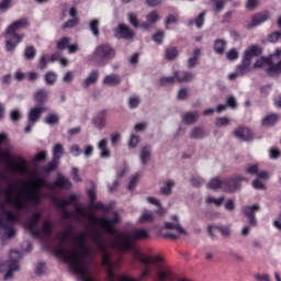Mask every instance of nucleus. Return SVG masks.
I'll return each instance as SVG.
<instances>
[{"label":"nucleus","mask_w":281,"mask_h":281,"mask_svg":"<svg viewBox=\"0 0 281 281\" xmlns=\"http://www.w3.org/2000/svg\"><path fill=\"white\" fill-rule=\"evenodd\" d=\"M78 201V195L71 194L67 199L53 198V203L61 211L63 218H75L85 225V218L92 225V231L86 229L79 235H74V227L68 226L61 232H57L55 240L58 244L55 248L56 256L63 258L70 265L74 273L79 274L81 281H94L91 278V258H93V247L87 244L93 236L97 227H102V217L95 213H89L80 206H75L74 211L67 210V205H72Z\"/></svg>","instance_id":"1"},{"label":"nucleus","mask_w":281,"mask_h":281,"mask_svg":"<svg viewBox=\"0 0 281 281\" xmlns=\"http://www.w3.org/2000/svg\"><path fill=\"white\" fill-rule=\"evenodd\" d=\"M42 188H47L54 192L56 188L59 190L71 189V181L69 178L58 175L53 183H46L43 178H36L29 183L26 191H15L14 187L9 186L2 192L0 189V231H3L4 238H14L16 236V228L14 225L21 223V214L27 212L31 205H38L45 198V193L41 191Z\"/></svg>","instance_id":"2"},{"label":"nucleus","mask_w":281,"mask_h":281,"mask_svg":"<svg viewBox=\"0 0 281 281\" xmlns=\"http://www.w3.org/2000/svg\"><path fill=\"white\" fill-rule=\"evenodd\" d=\"M133 258L143 265L142 278H146L150 273V265L157 267L158 280L166 281L170 278V267L166 265V260L161 256L144 257L139 250H133Z\"/></svg>","instance_id":"3"},{"label":"nucleus","mask_w":281,"mask_h":281,"mask_svg":"<svg viewBox=\"0 0 281 281\" xmlns=\"http://www.w3.org/2000/svg\"><path fill=\"white\" fill-rule=\"evenodd\" d=\"M41 218H43V214L41 212L34 213L24 224V227H26L31 236L34 238H45V236L48 238V236H52V232H54V224L49 221H45L42 224V227L36 229Z\"/></svg>","instance_id":"4"},{"label":"nucleus","mask_w":281,"mask_h":281,"mask_svg":"<svg viewBox=\"0 0 281 281\" xmlns=\"http://www.w3.org/2000/svg\"><path fill=\"white\" fill-rule=\"evenodd\" d=\"M1 159H3L4 166H7L9 172L22 175L23 177L30 172V165L22 156H15L14 161L12 162V154H10L9 150L3 151L0 149V164Z\"/></svg>","instance_id":"5"},{"label":"nucleus","mask_w":281,"mask_h":281,"mask_svg":"<svg viewBox=\"0 0 281 281\" xmlns=\"http://www.w3.org/2000/svg\"><path fill=\"white\" fill-rule=\"evenodd\" d=\"M173 222H167L161 228V234L164 238H170V240H177L179 236H188V231L181 226V223H179V216L173 215L172 217Z\"/></svg>","instance_id":"6"},{"label":"nucleus","mask_w":281,"mask_h":281,"mask_svg":"<svg viewBox=\"0 0 281 281\" xmlns=\"http://www.w3.org/2000/svg\"><path fill=\"white\" fill-rule=\"evenodd\" d=\"M115 58V48L111 44H101L95 47L90 60L102 65L104 60H112Z\"/></svg>","instance_id":"7"},{"label":"nucleus","mask_w":281,"mask_h":281,"mask_svg":"<svg viewBox=\"0 0 281 281\" xmlns=\"http://www.w3.org/2000/svg\"><path fill=\"white\" fill-rule=\"evenodd\" d=\"M256 56H260V47L251 46L250 48L245 50L244 59L241 64L236 68L239 76H245V74H249V67H251V58H256Z\"/></svg>","instance_id":"8"},{"label":"nucleus","mask_w":281,"mask_h":281,"mask_svg":"<svg viewBox=\"0 0 281 281\" xmlns=\"http://www.w3.org/2000/svg\"><path fill=\"white\" fill-rule=\"evenodd\" d=\"M23 256L19 250H11L9 254V260L7 261L8 271L4 274V280H10L14 277V273L21 269L19 262H21Z\"/></svg>","instance_id":"9"},{"label":"nucleus","mask_w":281,"mask_h":281,"mask_svg":"<svg viewBox=\"0 0 281 281\" xmlns=\"http://www.w3.org/2000/svg\"><path fill=\"white\" fill-rule=\"evenodd\" d=\"M243 181H249L247 178L243 176H233L231 178H226L223 180L222 190L223 192H227L228 194H232L240 188V182Z\"/></svg>","instance_id":"10"},{"label":"nucleus","mask_w":281,"mask_h":281,"mask_svg":"<svg viewBox=\"0 0 281 281\" xmlns=\"http://www.w3.org/2000/svg\"><path fill=\"white\" fill-rule=\"evenodd\" d=\"M281 48H277L276 52L269 57L268 74H281Z\"/></svg>","instance_id":"11"},{"label":"nucleus","mask_w":281,"mask_h":281,"mask_svg":"<svg viewBox=\"0 0 281 281\" xmlns=\"http://www.w3.org/2000/svg\"><path fill=\"white\" fill-rule=\"evenodd\" d=\"M4 36H7L5 41V50L14 52L16 45L23 41V35L16 34V32L8 33V30L4 32Z\"/></svg>","instance_id":"12"},{"label":"nucleus","mask_w":281,"mask_h":281,"mask_svg":"<svg viewBox=\"0 0 281 281\" xmlns=\"http://www.w3.org/2000/svg\"><path fill=\"white\" fill-rule=\"evenodd\" d=\"M241 212L247 216L251 227L258 225V220H256V212H260V206L258 204L244 206Z\"/></svg>","instance_id":"13"},{"label":"nucleus","mask_w":281,"mask_h":281,"mask_svg":"<svg viewBox=\"0 0 281 281\" xmlns=\"http://www.w3.org/2000/svg\"><path fill=\"white\" fill-rule=\"evenodd\" d=\"M114 35L116 38H124L125 41H130L135 36V32L128 27L126 24H119L117 27L114 29Z\"/></svg>","instance_id":"14"},{"label":"nucleus","mask_w":281,"mask_h":281,"mask_svg":"<svg viewBox=\"0 0 281 281\" xmlns=\"http://www.w3.org/2000/svg\"><path fill=\"white\" fill-rule=\"evenodd\" d=\"M269 21V12L256 13L251 16V22L247 24V30H254V27H258V25H262Z\"/></svg>","instance_id":"15"},{"label":"nucleus","mask_w":281,"mask_h":281,"mask_svg":"<svg viewBox=\"0 0 281 281\" xmlns=\"http://www.w3.org/2000/svg\"><path fill=\"white\" fill-rule=\"evenodd\" d=\"M47 111V108L45 106H34L31 108L30 111L27 112V122L29 124H36L38 120H41V116L43 113Z\"/></svg>","instance_id":"16"},{"label":"nucleus","mask_w":281,"mask_h":281,"mask_svg":"<svg viewBox=\"0 0 281 281\" xmlns=\"http://www.w3.org/2000/svg\"><path fill=\"white\" fill-rule=\"evenodd\" d=\"M214 229H216L223 238L232 237V226L229 225L207 226V232L212 238H214Z\"/></svg>","instance_id":"17"},{"label":"nucleus","mask_w":281,"mask_h":281,"mask_svg":"<svg viewBox=\"0 0 281 281\" xmlns=\"http://www.w3.org/2000/svg\"><path fill=\"white\" fill-rule=\"evenodd\" d=\"M233 134L237 139H240L241 142H249L254 138V133L248 127H238L234 130Z\"/></svg>","instance_id":"18"},{"label":"nucleus","mask_w":281,"mask_h":281,"mask_svg":"<svg viewBox=\"0 0 281 281\" xmlns=\"http://www.w3.org/2000/svg\"><path fill=\"white\" fill-rule=\"evenodd\" d=\"M102 85L104 87H120L122 85V77L117 74H110L103 77Z\"/></svg>","instance_id":"19"},{"label":"nucleus","mask_w":281,"mask_h":281,"mask_svg":"<svg viewBox=\"0 0 281 281\" xmlns=\"http://www.w3.org/2000/svg\"><path fill=\"white\" fill-rule=\"evenodd\" d=\"M27 25H30V21L27 20V18H22L20 20H16L7 27V34L19 32V30H25Z\"/></svg>","instance_id":"20"},{"label":"nucleus","mask_w":281,"mask_h":281,"mask_svg":"<svg viewBox=\"0 0 281 281\" xmlns=\"http://www.w3.org/2000/svg\"><path fill=\"white\" fill-rule=\"evenodd\" d=\"M151 157H153V146L150 145L143 146L139 153V161L142 166H148Z\"/></svg>","instance_id":"21"},{"label":"nucleus","mask_w":281,"mask_h":281,"mask_svg":"<svg viewBox=\"0 0 281 281\" xmlns=\"http://www.w3.org/2000/svg\"><path fill=\"white\" fill-rule=\"evenodd\" d=\"M173 74L176 76V82H192L196 78L194 74L184 70H176Z\"/></svg>","instance_id":"22"},{"label":"nucleus","mask_w":281,"mask_h":281,"mask_svg":"<svg viewBox=\"0 0 281 281\" xmlns=\"http://www.w3.org/2000/svg\"><path fill=\"white\" fill-rule=\"evenodd\" d=\"M155 221H157V211L153 212L145 210L138 217V223L140 225H146V223H155Z\"/></svg>","instance_id":"23"},{"label":"nucleus","mask_w":281,"mask_h":281,"mask_svg":"<svg viewBox=\"0 0 281 281\" xmlns=\"http://www.w3.org/2000/svg\"><path fill=\"white\" fill-rule=\"evenodd\" d=\"M92 124L94 128H98V131H102L106 126V112L101 111L99 112L93 119Z\"/></svg>","instance_id":"24"},{"label":"nucleus","mask_w":281,"mask_h":281,"mask_svg":"<svg viewBox=\"0 0 281 281\" xmlns=\"http://www.w3.org/2000/svg\"><path fill=\"white\" fill-rule=\"evenodd\" d=\"M109 140H106V138L101 139L98 143V148L100 150V157L102 159H109V157H111V150H109Z\"/></svg>","instance_id":"25"},{"label":"nucleus","mask_w":281,"mask_h":281,"mask_svg":"<svg viewBox=\"0 0 281 281\" xmlns=\"http://www.w3.org/2000/svg\"><path fill=\"white\" fill-rule=\"evenodd\" d=\"M205 136H206L205 127L203 126H194L189 133L190 139H195V140L204 139Z\"/></svg>","instance_id":"26"},{"label":"nucleus","mask_w":281,"mask_h":281,"mask_svg":"<svg viewBox=\"0 0 281 281\" xmlns=\"http://www.w3.org/2000/svg\"><path fill=\"white\" fill-rule=\"evenodd\" d=\"M49 97V91L45 89H38L34 93V102L37 104H45L47 102V98Z\"/></svg>","instance_id":"27"},{"label":"nucleus","mask_w":281,"mask_h":281,"mask_svg":"<svg viewBox=\"0 0 281 281\" xmlns=\"http://www.w3.org/2000/svg\"><path fill=\"white\" fill-rule=\"evenodd\" d=\"M172 188H175V181L165 180L162 182V187L159 190V194L162 196H170V194H172Z\"/></svg>","instance_id":"28"},{"label":"nucleus","mask_w":281,"mask_h":281,"mask_svg":"<svg viewBox=\"0 0 281 281\" xmlns=\"http://www.w3.org/2000/svg\"><path fill=\"white\" fill-rule=\"evenodd\" d=\"M98 78H100V71L92 70L85 79L83 87L89 89L91 85H95V82H98Z\"/></svg>","instance_id":"29"},{"label":"nucleus","mask_w":281,"mask_h":281,"mask_svg":"<svg viewBox=\"0 0 281 281\" xmlns=\"http://www.w3.org/2000/svg\"><path fill=\"white\" fill-rule=\"evenodd\" d=\"M156 21H159V14H157V12H150L147 14V22L143 23L140 27H143V30H150L151 25H155Z\"/></svg>","instance_id":"30"},{"label":"nucleus","mask_w":281,"mask_h":281,"mask_svg":"<svg viewBox=\"0 0 281 281\" xmlns=\"http://www.w3.org/2000/svg\"><path fill=\"white\" fill-rule=\"evenodd\" d=\"M199 121V112H188L184 115H182V122H184L188 125L196 124Z\"/></svg>","instance_id":"31"},{"label":"nucleus","mask_w":281,"mask_h":281,"mask_svg":"<svg viewBox=\"0 0 281 281\" xmlns=\"http://www.w3.org/2000/svg\"><path fill=\"white\" fill-rule=\"evenodd\" d=\"M146 201L147 203H150L151 205H156V207H158V210L156 211V214L158 216H164V214H166L164 206H161V202H159L157 198L148 196Z\"/></svg>","instance_id":"32"},{"label":"nucleus","mask_w":281,"mask_h":281,"mask_svg":"<svg viewBox=\"0 0 281 281\" xmlns=\"http://www.w3.org/2000/svg\"><path fill=\"white\" fill-rule=\"evenodd\" d=\"M225 47H227V42L225 40H216L213 45L215 54H225Z\"/></svg>","instance_id":"33"},{"label":"nucleus","mask_w":281,"mask_h":281,"mask_svg":"<svg viewBox=\"0 0 281 281\" xmlns=\"http://www.w3.org/2000/svg\"><path fill=\"white\" fill-rule=\"evenodd\" d=\"M63 155H65V148L63 147V144L58 143L53 147V159L60 161Z\"/></svg>","instance_id":"34"},{"label":"nucleus","mask_w":281,"mask_h":281,"mask_svg":"<svg viewBox=\"0 0 281 281\" xmlns=\"http://www.w3.org/2000/svg\"><path fill=\"white\" fill-rule=\"evenodd\" d=\"M223 201H225V196L214 198L212 195H207L205 199L206 205H215L216 207H221L223 205Z\"/></svg>","instance_id":"35"},{"label":"nucleus","mask_w":281,"mask_h":281,"mask_svg":"<svg viewBox=\"0 0 281 281\" xmlns=\"http://www.w3.org/2000/svg\"><path fill=\"white\" fill-rule=\"evenodd\" d=\"M280 120V116L278 114H269L262 120L263 126H273Z\"/></svg>","instance_id":"36"},{"label":"nucleus","mask_w":281,"mask_h":281,"mask_svg":"<svg viewBox=\"0 0 281 281\" xmlns=\"http://www.w3.org/2000/svg\"><path fill=\"white\" fill-rule=\"evenodd\" d=\"M56 80H58V75L54 71H48L44 76V81L50 87L56 85Z\"/></svg>","instance_id":"37"},{"label":"nucleus","mask_w":281,"mask_h":281,"mask_svg":"<svg viewBox=\"0 0 281 281\" xmlns=\"http://www.w3.org/2000/svg\"><path fill=\"white\" fill-rule=\"evenodd\" d=\"M89 30L92 32L93 36H100V20H91L89 22Z\"/></svg>","instance_id":"38"},{"label":"nucleus","mask_w":281,"mask_h":281,"mask_svg":"<svg viewBox=\"0 0 281 281\" xmlns=\"http://www.w3.org/2000/svg\"><path fill=\"white\" fill-rule=\"evenodd\" d=\"M179 57V50L175 47H169L165 50V58L167 60H176Z\"/></svg>","instance_id":"39"},{"label":"nucleus","mask_w":281,"mask_h":281,"mask_svg":"<svg viewBox=\"0 0 281 281\" xmlns=\"http://www.w3.org/2000/svg\"><path fill=\"white\" fill-rule=\"evenodd\" d=\"M60 122V116L57 113H50L45 117V124L48 126H54V124H58Z\"/></svg>","instance_id":"40"},{"label":"nucleus","mask_w":281,"mask_h":281,"mask_svg":"<svg viewBox=\"0 0 281 281\" xmlns=\"http://www.w3.org/2000/svg\"><path fill=\"white\" fill-rule=\"evenodd\" d=\"M139 179H142V172L135 173L127 184V190H135L137 188V184L139 183Z\"/></svg>","instance_id":"41"},{"label":"nucleus","mask_w":281,"mask_h":281,"mask_svg":"<svg viewBox=\"0 0 281 281\" xmlns=\"http://www.w3.org/2000/svg\"><path fill=\"white\" fill-rule=\"evenodd\" d=\"M35 57H36V48H34V46H27L24 49L25 60H34Z\"/></svg>","instance_id":"42"},{"label":"nucleus","mask_w":281,"mask_h":281,"mask_svg":"<svg viewBox=\"0 0 281 281\" xmlns=\"http://www.w3.org/2000/svg\"><path fill=\"white\" fill-rule=\"evenodd\" d=\"M142 104V98L134 95L131 97L127 101L128 109H137Z\"/></svg>","instance_id":"43"},{"label":"nucleus","mask_w":281,"mask_h":281,"mask_svg":"<svg viewBox=\"0 0 281 281\" xmlns=\"http://www.w3.org/2000/svg\"><path fill=\"white\" fill-rule=\"evenodd\" d=\"M229 124H232V120H229L227 116H220L215 120V126L218 128L223 126H229Z\"/></svg>","instance_id":"44"},{"label":"nucleus","mask_w":281,"mask_h":281,"mask_svg":"<svg viewBox=\"0 0 281 281\" xmlns=\"http://www.w3.org/2000/svg\"><path fill=\"white\" fill-rule=\"evenodd\" d=\"M207 186L211 188V190H218V188L223 190V180L213 178L210 180Z\"/></svg>","instance_id":"45"},{"label":"nucleus","mask_w":281,"mask_h":281,"mask_svg":"<svg viewBox=\"0 0 281 281\" xmlns=\"http://www.w3.org/2000/svg\"><path fill=\"white\" fill-rule=\"evenodd\" d=\"M139 136H137L136 134H131L127 140L128 148H137V146L139 145Z\"/></svg>","instance_id":"46"},{"label":"nucleus","mask_w":281,"mask_h":281,"mask_svg":"<svg viewBox=\"0 0 281 281\" xmlns=\"http://www.w3.org/2000/svg\"><path fill=\"white\" fill-rule=\"evenodd\" d=\"M258 5H260V0H247L245 8L249 12H254V10L258 9Z\"/></svg>","instance_id":"47"},{"label":"nucleus","mask_w":281,"mask_h":281,"mask_svg":"<svg viewBox=\"0 0 281 281\" xmlns=\"http://www.w3.org/2000/svg\"><path fill=\"white\" fill-rule=\"evenodd\" d=\"M190 182L193 188H201V186L205 183V179L201 178V176H193L191 177Z\"/></svg>","instance_id":"48"},{"label":"nucleus","mask_w":281,"mask_h":281,"mask_svg":"<svg viewBox=\"0 0 281 281\" xmlns=\"http://www.w3.org/2000/svg\"><path fill=\"white\" fill-rule=\"evenodd\" d=\"M164 38H166V32L164 31H158L153 35V41L157 43V45H161L164 43Z\"/></svg>","instance_id":"49"},{"label":"nucleus","mask_w":281,"mask_h":281,"mask_svg":"<svg viewBox=\"0 0 281 281\" xmlns=\"http://www.w3.org/2000/svg\"><path fill=\"white\" fill-rule=\"evenodd\" d=\"M281 38V31H274L268 34V43H278Z\"/></svg>","instance_id":"50"},{"label":"nucleus","mask_w":281,"mask_h":281,"mask_svg":"<svg viewBox=\"0 0 281 281\" xmlns=\"http://www.w3.org/2000/svg\"><path fill=\"white\" fill-rule=\"evenodd\" d=\"M69 43H71V40L69 37H63L60 41L57 42V49H67L69 47Z\"/></svg>","instance_id":"51"},{"label":"nucleus","mask_w":281,"mask_h":281,"mask_svg":"<svg viewBox=\"0 0 281 281\" xmlns=\"http://www.w3.org/2000/svg\"><path fill=\"white\" fill-rule=\"evenodd\" d=\"M127 21L133 25V27H139V21L137 20V14L130 12L127 13Z\"/></svg>","instance_id":"52"},{"label":"nucleus","mask_w":281,"mask_h":281,"mask_svg":"<svg viewBox=\"0 0 281 281\" xmlns=\"http://www.w3.org/2000/svg\"><path fill=\"white\" fill-rule=\"evenodd\" d=\"M58 164H60V160H57L56 158H53L52 161L44 168L45 172H53L56 168H58Z\"/></svg>","instance_id":"53"},{"label":"nucleus","mask_w":281,"mask_h":281,"mask_svg":"<svg viewBox=\"0 0 281 281\" xmlns=\"http://www.w3.org/2000/svg\"><path fill=\"white\" fill-rule=\"evenodd\" d=\"M215 12H223L225 10V0H212Z\"/></svg>","instance_id":"54"},{"label":"nucleus","mask_w":281,"mask_h":281,"mask_svg":"<svg viewBox=\"0 0 281 281\" xmlns=\"http://www.w3.org/2000/svg\"><path fill=\"white\" fill-rule=\"evenodd\" d=\"M226 106L228 109H237L238 108V102L236 101V98L234 95H229L226 99Z\"/></svg>","instance_id":"55"},{"label":"nucleus","mask_w":281,"mask_h":281,"mask_svg":"<svg viewBox=\"0 0 281 281\" xmlns=\"http://www.w3.org/2000/svg\"><path fill=\"white\" fill-rule=\"evenodd\" d=\"M12 8V0H2L0 2V12H8Z\"/></svg>","instance_id":"56"},{"label":"nucleus","mask_w":281,"mask_h":281,"mask_svg":"<svg viewBox=\"0 0 281 281\" xmlns=\"http://www.w3.org/2000/svg\"><path fill=\"white\" fill-rule=\"evenodd\" d=\"M175 82H177V78H176V75L173 72V76L171 77H162L160 79V85H175Z\"/></svg>","instance_id":"57"},{"label":"nucleus","mask_w":281,"mask_h":281,"mask_svg":"<svg viewBox=\"0 0 281 281\" xmlns=\"http://www.w3.org/2000/svg\"><path fill=\"white\" fill-rule=\"evenodd\" d=\"M69 153L70 155H72V157H80V155H82V150L78 145H71L69 148Z\"/></svg>","instance_id":"58"},{"label":"nucleus","mask_w":281,"mask_h":281,"mask_svg":"<svg viewBox=\"0 0 281 281\" xmlns=\"http://www.w3.org/2000/svg\"><path fill=\"white\" fill-rule=\"evenodd\" d=\"M203 23H205V11H203L202 13H200L198 15V18L195 19V25L199 30H201V27H203Z\"/></svg>","instance_id":"59"},{"label":"nucleus","mask_w":281,"mask_h":281,"mask_svg":"<svg viewBox=\"0 0 281 281\" xmlns=\"http://www.w3.org/2000/svg\"><path fill=\"white\" fill-rule=\"evenodd\" d=\"M190 95V92L188 91V88H181L178 90V100H188Z\"/></svg>","instance_id":"60"},{"label":"nucleus","mask_w":281,"mask_h":281,"mask_svg":"<svg viewBox=\"0 0 281 281\" xmlns=\"http://www.w3.org/2000/svg\"><path fill=\"white\" fill-rule=\"evenodd\" d=\"M252 188H255V190H267V187L259 178L252 181Z\"/></svg>","instance_id":"61"},{"label":"nucleus","mask_w":281,"mask_h":281,"mask_svg":"<svg viewBox=\"0 0 281 281\" xmlns=\"http://www.w3.org/2000/svg\"><path fill=\"white\" fill-rule=\"evenodd\" d=\"M47 270V266H45V263L40 262L36 267H35V273L36 276H43V273H45V271Z\"/></svg>","instance_id":"62"},{"label":"nucleus","mask_w":281,"mask_h":281,"mask_svg":"<svg viewBox=\"0 0 281 281\" xmlns=\"http://www.w3.org/2000/svg\"><path fill=\"white\" fill-rule=\"evenodd\" d=\"M227 60H236L238 58V50L236 48H233L226 53Z\"/></svg>","instance_id":"63"},{"label":"nucleus","mask_w":281,"mask_h":281,"mask_svg":"<svg viewBox=\"0 0 281 281\" xmlns=\"http://www.w3.org/2000/svg\"><path fill=\"white\" fill-rule=\"evenodd\" d=\"M247 175H257L258 176V165H248L246 167Z\"/></svg>","instance_id":"64"}]
</instances>
